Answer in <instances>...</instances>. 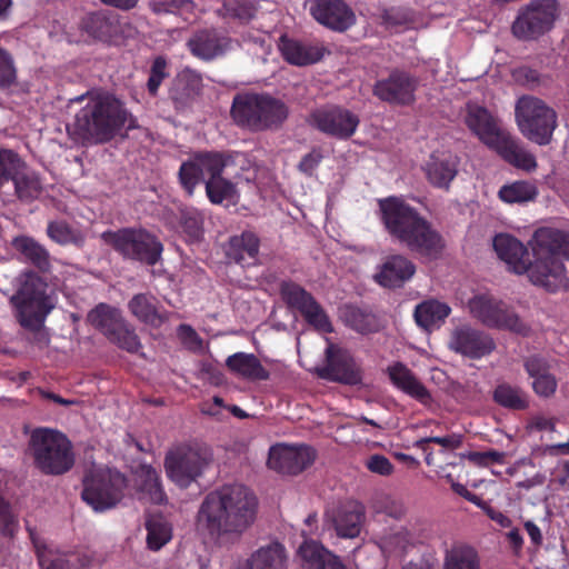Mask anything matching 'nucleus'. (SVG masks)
<instances>
[{"label": "nucleus", "mask_w": 569, "mask_h": 569, "mask_svg": "<svg viewBox=\"0 0 569 569\" xmlns=\"http://www.w3.org/2000/svg\"><path fill=\"white\" fill-rule=\"evenodd\" d=\"M257 509V497L248 487L223 485L203 498L198 523L214 538L241 535L254 522Z\"/></svg>", "instance_id": "nucleus-1"}, {"label": "nucleus", "mask_w": 569, "mask_h": 569, "mask_svg": "<svg viewBox=\"0 0 569 569\" xmlns=\"http://www.w3.org/2000/svg\"><path fill=\"white\" fill-rule=\"evenodd\" d=\"M378 216L386 231L411 252L437 259L445 249L439 231L402 198L390 196L378 200Z\"/></svg>", "instance_id": "nucleus-2"}, {"label": "nucleus", "mask_w": 569, "mask_h": 569, "mask_svg": "<svg viewBox=\"0 0 569 569\" xmlns=\"http://www.w3.org/2000/svg\"><path fill=\"white\" fill-rule=\"evenodd\" d=\"M242 157L237 151H198L183 161L178 171V178L183 190L192 196L196 187L204 183L206 194L213 204L232 200L237 194L236 178L240 173L228 176V170L236 166Z\"/></svg>", "instance_id": "nucleus-3"}, {"label": "nucleus", "mask_w": 569, "mask_h": 569, "mask_svg": "<svg viewBox=\"0 0 569 569\" xmlns=\"http://www.w3.org/2000/svg\"><path fill=\"white\" fill-rule=\"evenodd\" d=\"M128 110L114 96H91L74 117L73 134L83 142L106 143L124 127Z\"/></svg>", "instance_id": "nucleus-4"}, {"label": "nucleus", "mask_w": 569, "mask_h": 569, "mask_svg": "<svg viewBox=\"0 0 569 569\" xmlns=\"http://www.w3.org/2000/svg\"><path fill=\"white\" fill-rule=\"evenodd\" d=\"M230 116L239 128L250 132L276 131L287 121L289 107L269 92L242 91L234 94Z\"/></svg>", "instance_id": "nucleus-5"}, {"label": "nucleus", "mask_w": 569, "mask_h": 569, "mask_svg": "<svg viewBox=\"0 0 569 569\" xmlns=\"http://www.w3.org/2000/svg\"><path fill=\"white\" fill-rule=\"evenodd\" d=\"M28 450L36 468L44 475L60 476L74 465L71 441L62 432L50 428L40 427L32 430Z\"/></svg>", "instance_id": "nucleus-6"}, {"label": "nucleus", "mask_w": 569, "mask_h": 569, "mask_svg": "<svg viewBox=\"0 0 569 569\" xmlns=\"http://www.w3.org/2000/svg\"><path fill=\"white\" fill-rule=\"evenodd\" d=\"M101 239L123 260L153 267L162 259L163 243L143 227H126L102 232Z\"/></svg>", "instance_id": "nucleus-7"}, {"label": "nucleus", "mask_w": 569, "mask_h": 569, "mask_svg": "<svg viewBox=\"0 0 569 569\" xmlns=\"http://www.w3.org/2000/svg\"><path fill=\"white\" fill-rule=\"evenodd\" d=\"M127 486V477L117 469L93 467L84 475L81 498L96 512H103L122 500Z\"/></svg>", "instance_id": "nucleus-8"}, {"label": "nucleus", "mask_w": 569, "mask_h": 569, "mask_svg": "<svg viewBox=\"0 0 569 569\" xmlns=\"http://www.w3.org/2000/svg\"><path fill=\"white\" fill-rule=\"evenodd\" d=\"M517 126L528 140L547 146L557 128V113L543 100L533 96L520 97L515 106Z\"/></svg>", "instance_id": "nucleus-9"}, {"label": "nucleus", "mask_w": 569, "mask_h": 569, "mask_svg": "<svg viewBox=\"0 0 569 569\" xmlns=\"http://www.w3.org/2000/svg\"><path fill=\"white\" fill-rule=\"evenodd\" d=\"M557 17L556 0H532L519 10L511 26L512 34L522 41L538 40L552 29Z\"/></svg>", "instance_id": "nucleus-10"}, {"label": "nucleus", "mask_w": 569, "mask_h": 569, "mask_svg": "<svg viewBox=\"0 0 569 569\" xmlns=\"http://www.w3.org/2000/svg\"><path fill=\"white\" fill-rule=\"evenodd\" d=\"M472 316L489 328L507 329L527 335L529 328L502 300L490 295H478L469 301Z\"/></svg>", "instance_id": "nucleus-11"}, {"label": "nucleus", "mask_w": 569, "mask_h": 569, "mask_svg": "<svg viewBox=\"0 0 569 569\" xmlns=\"http://www.w3.org/2000/svg\"><path fill=\"white\" fill-rule=\"evenodd\" d=\"M212 455L204 447L179 448L167 455L164 467L168 477L179 487L188 488L210 463Z\"/></svg>", "instance_id": "nucleus-12"}, {"label": "nucleus", "mask_w": 569, "mask_h": 569, "mask_svg": "<svg viewBox=\"0 0 569 569\" xmlns=\"http://www.w3.org/2000/svg\"><path fill=\"white\" fill-rule=\"evenodd\" d=\"M280 296L289 309L297 310L306 322L322 333H331L333 326L321 305L300 284L288 280L280 283Z\"/></svg>", "instance_id": "nucleus-13"}, {"label": "nucleus", "mask_w": 569, "mask_h": 569, "mask_svg": "<svg viewBox=\"0 0 569 569\" xmlns=\"http://www.w3.org/2000/svg\"><path fill=\"white\" fill-rule=\"evenodd\" d=\"M419 79L399 68L390 71L387 78L377 80L372 93L379 100L395 106H410L416 100Z\"/></svg>", "instance_id": "nucleus-14"}, {"label": "nucleus", "mask_w": 569, "mask_h": 569, "mask_svg": "<svg viewBox=\"0 0 569 569\" xmlns=\"http://www.w3.org/2000/svg\"><path fill=\"white\" fill-rule=\"evenodd\" d=\"M309 123L325 134L347 140L355 134L360 119L350 110L333 106L315 110Z\"/></svg>", "instance_id": "nucleus-15"}, {"label": "nucleus", "mask_w": 569, "mask_h": 569, "mask_svg": "<svg viewBox=\"0 0 569 569\" xmlns=\"http://www.w3.org/2000/svg\"><path fill=\"white\" fill-rule=\"evenodd\" d=\"M528 260L527 273L529 281L549 293L569 290V278L563 261L546 257L533 256Z\"/></svg>", "instance_id": "nucleus-16"}, {"label": "nucleus", "mask_w": 569, "mask_h": 569, "mask_svg": "<svg viewBox=\"0 0 569 569\" xmlns=\"http://www.w3.org/2000/svg\"><path fill=\"white\" fill-rule=\"evenodd\" d=\"M309 13L320 26L339 33L357 22L353 9L345 0H310Z\"/></svg>", "instance_id": "nucleus-17"}, {"label": "nucleus", "mask_w": 569, "mask_h": 569, "mask_svg": "<svg viewBox=\"0 0 569 569\" xmlns=\"http://www.w3.org/2000/svg\"><path fill=\"white\" fill-rule=\"evenodd\" d=\"M317 457L315 449L307 445L279 443L269 450L267 465L283 475H298L311 466Z\"/></svg>", "instance_id": "nucleus-18"}, {"label": "nucleus", "mask_w": 569, "mask_h": 569, "mask_svg": "<svg viewBox=\"0 0 569 569\" xmlns=\"http://www.w3.org/2000/svg\"><path fill=\"white\" fill-rule=\"evenodd\" d=\"M318 375L322 379L349 386L362 382L361 370L350 352L332 343L326 350V365Z\"/></svg>", "instance_id": "nucleus-19"}, {"label": "nucleus", "mask_w": 569, "mask_h": 569, "mask_svg": "<svg viewBox=\"0 0 569 569\" xmlns=\"http://www.w3.org/2000/svg\"><path fill=\"white\" fill-rule=\"evenodd\" d=\"M233 40L217 28H201L187 40L189 52L197 59L210 62L223 57L232 48Z\"/></svg>", "instance_id": "nucleus-20"}, {"label": "nucleus", "mask_w": 569, "mask_h": 569, "mask_svg": "<svg viewBox=\"0 0 569 569\" xmlns=\"http://www.w3.org/2000/svg\"><path fill=\"white\" fill-rule=\"evenodd\" d=\"M449 347L456 353L478 360L491 355L496 349V342L489 333L462 326L453 330Z\"/></svg>", "instance_id": "nucleus-21"}, {"label": "nucleus", "mask_w": 569, "mask_h": 569, "mask_svg": "<svg viewBox=\"0 0 569 569\" xmlns=\"http://www.w3.org/2000/svg\"><path fill=\"white\" fill-rule=\"evenodd\" d=\"M20 323L22 327L32 328L40 325L42 319L36 311L44 307L46 292L42 281L38 277H29L17 293Z\"/></svg>", "instance_id": "nucleus-22"}, {"label": "nucleus", "mask_w": 569, "mask_h": 569, "mask_svg": "<svg viewBox=\"0 0 569 569\" xmlns=\"http://www.w3.org/2000/svg\"><path fill=\"white\" fill-rule=\"evenodd\" d=\"M465 122L469 130L492 150L508 133L500 128L498 119L487 108L478 104L468 106Z\"/></svg>", "instance_id": "nucleus-23"}, {"label": "nucleus", "mask_w": 569, "mask_h": 569, "mask_svg": "<svg viewBox=\"0 0 569 569\" xmlns=\"http://www.w3.org/2000/svg\"><path fill=\"white\" fill-rule=\"evenodd\" d=\"M126 27L129 24L122 23L118 14L106 11L91 12L81 21L82 30L90 37L114 44L122 42Z\"/></svg>", "instance_id": "nucleus-24"}, {"label": "nucleus", "mask_w": 569, "mask_h": 569, "mask_svg": "<svg viewBox=\"0 0 569 569\" xmlns=\"http://www.w3.org/2000/svg\"><path fill=\"white\" fill-rule=\"evenodd\" d=\"M533 256L569 260V232L551 227H541L532 236Z\"/></svg>", "instance_id": "nucleus-25"}, {"label": "nucleus", "mask_w": 569, "mask_h": 569, "mask_svg": "<svg viewBox=\"0 0 569 569\" xmlns=\"http://www.w3.org/2000/svg\"><path fill=\"white\" fill-rule=\"evenodd\" d=\"M29 532L36 549L39 566L42 569H86L89 567L91 559L87 555H62L50 549L43 541L34 536L32 530H29Z\"/></svg>", "instance_id": "nucleus-26"}, {"label": "nucleus", "mask_w": 569, "mask_h": 569, "mask_svg": "<svg viewBox=\"0 0 569 569\" xmlns=\"http://www.w3.org/2000/svg\"><path fill=\"white\" fill-rule=\"evenodd\" d=\"M493 249L500 260L517 273L525 274L528 269L529 251L516 237L508 233H499L493 238Z\"/></svg>", "instance_id": "nucleus-27"}, {"label": "nucleus", "mask_w": 569, "mask_h": 569, "mask_svg": "<svg viewBox=\"0 0 569 569\" xmlns=\"http://www.w3.org/2000/svg\"><path fill=\"white\" fill-rule=\"evenodd\" d=\"M459 160L450 152H433L425 166L427 180L435 188L448 190L458 173Z\"/></svg>", "instance_id": "nucleus-28"}, {"label": "nucleus", "mask_w": 569, "mask_h": 569, "mask_svg": "<svg viewBox=\"0 0 569 569\" xmlns=\"http://www.w3.org/2000/svg\"><path fill=\"white\" fill-rule=\"evenodd\" d=\"M388 377L392 385L413 398L423 406L432 402V397L423 383L416 375L402 362H396L387 369Z\"/></svg>", "instance_id": "nucleus-29"}, {"label": "nucleus", "mask_w": 569, "mask_h": 569, "mask_svg": "<svg viewBox=\"0 0 569 569\" xmlns=\"http://www.w3.org/2000/svg\"><path fill=\"white\" fill-rule=\"evenodd\" d=\"M415 272L416 266L411 260L401 254H393L386 259L375 279L385 288H401Z\"/></svg>", "instance_id": "nucleus-30"}, {"label": "nucleus", "mask_w": 569, "mask_h": 569, "mask_svg": "<svg viewBox=\"0 0 569 569\" xmlns=\"http://www.w3.org/2000/svg\"><path fill=\"white\" fill-rule=\"evenodd\" d=\"M279 48L288 63L300 67L320 61L327 52L322 44L302 42L286 36L280 38Z\"/></svg>", "instance_id": "nucleus-31"}, {"label": "nucleus", "mask_w": 569, "mask_h": 569, "mask_svg": "<svg viewBox=\"0 0 569 569\" xmlns=\"http://www.w3.org/2000/svg\"><path fill=\"white\" fill-rule=\"evenodd\" d=\"M365 521V508L360 502L347 501L332 515L336 532L341 538H355L360 535Z\"/></svg>", "instance_id": "nucleus-32"}, {"label": "nucleus", "mask_w": 569, "mask_h": 569, "mask_svg": "<svg viewBox=\"0 0 569 569\" xmlns=\"http://www.w3.org/2000/svg\"><path fill=\"white\" fill-rule=\"evenodd\" d=\"M260 240L256 233L243 231L229 239L226 246V256L242 267L253 266L259 253Z\"/></svg>", "instance_id": "nucleus-33"}, {"label": "nucleus", "mask_w": 569, "mask_h": 569, "mask_svg": "<svg viewBox=\"0 0 569 569\" xmlns=\"http://www.w3.org/2000/svg\"><path fill=\"white\" fill-rule=\"evenodd\" d=\"M130 312L142 323L160 328L168 321V312L160 310L158 299L151 293H137L128 302Z\"/></svg>", "instance_id": "nucleus-34"}, {"label": "nucleus", "mask_w": 569, "mask_h": 569, "mask_svg": "<svg viewBox=\"0 0 569 569\" xmlns=\"http://www.w3.org/2000/svg\"><path fill=\"white\" fill-rule=\"evenodd\" d=\"M202 79L192 71L180 72L172 81L169 89V99L173 102L177 110H183L189 107L193 99L199 94Z\"/></svg>", "instance_id": "nucleus-35"}, {"label": "nucleus", "mask_w": 569, "mask_h": 569, "mask_svg": "<svg viewBox=\"0 0 569 569\" xmlns=\"http://www.w3.org/2000/svg\"><path fill=\"white\" fill-rule=\"evenodd\" d=\"M137 491L139 499L153 505H166L167 493L160 473L148 465H141L137 472Z\"/></svg>", "instance_id": "nucleus-36"}, {"label": "nucleus", "mask_w": 569, "mask_h": 569, "mask_svg": "<svg viewBox=\"0 0 569 569\" xmlns=\"http://www.w3.org/2000/svg\"><path fill=\"white\" fill-rule=\"evenodd\" d=\"M506 162L517 169L532 172L537 169L535 154L528 151L509 132L493 149Z\"/></svg>", "instance_id": "nucleus-37"}, {"label": "nucleus", "mask_w": 569, "mask_h": 569, "mask_svg": "<svg viewBox=\"0 0 569 569\" xmlns=\"http://www.w3.org/2000/svg\"><path fill=\"white\" fill-rule=\"evenodd\" d=\"M226 366L232 375L250 381L270 378V372L253 353L236 352L227 358Z\"/></svg>", "instance_id": "nucleus-38"}, {"label": "nucleus", "mask_w": 569, "mask_h": 569, "mask_svg": "<svg viewBox=\"0 0 569 569\" xmlns=\"http://www.w3.org/2000/svg\"><path fill=\"white\" fill-rule=\"evenodd\" d=\"M298 552L303 569H346L337 556L313 540L305 541Z\"/></svg>", "instance_id": "nucleus-39"}, {"label": "nucleus", "mask_w": 569, "mask_h": 569, "mask_svg": "<svg viewBox=\"0 0 569 569\" xmlns=\"http://www.w3.org/2000/svg\"><path fill=\"white\" fill-rule=\"evenodd\" d=\"M124 321L126 319L118 308L103 302L97 305L87 315V322L106 338L114 333V330Z\"/></svg>", "instance_id": "nucleus-40"}, {"label": "nucleus", "mask_w": 569, "mask_h": 569, "mask_svg": "<svg viewBox=\"0 0 569 569\" xmlns=\"http://www.w3.org/2000/svg\"><path fill=\"white\" fill-rule=\"evenodd\" d=\"M177 230L188 243H197L203 239L204 217L193 207L182 208L177 213Z\"/></svg>", "instance_id": "nucleus-41"}, {"label": "nucleus", "mask_w": 569, "mask_h": 569, "mask_svg": "<svg viewBox=\"0 0 569 569\" xmlns=\"http://www.w3.org/2000/svg\"><path fill=\"white\" fill-rule=\"evenodd\" d=\"M450 312L451 308L447 303L430 299L419 303L413 316L419 327L430 330L439 328Z\"/></svg>", "instance_id": "nucleus-42"}, {"label": "nucleus", "mask_w": 569, "mask_h": 569, "mask_svg": "<svg viewBox=\"0 0 569 569\" xmlns=\"http://www.w3.org/2000/svg\"><path fill=\"white\" fill-rule=\"evenodd\" d=\"M443 569H480L479 553L467 543H455L445 552Z\"/></svg>", "instance_id": "nucleus-43"}, {"label": "nucleus", "mask_w": 569, "mask_h": 569, "mask_svg": "<svg viewBox=\"0 0 569 569\" xmlns=\"http://www.w3.org/2000/svg\"><path fill=\"white\" fill-rule=\"evenodd\" d=\"M14 186V194L24 203H31L37 200L42 193V183L40 176L28 169H19L18 174L12 180Z\"/></svg>", "instance_id": "nucleus-44"}, {"label": "nucleus", "mask_w": 569, "mask_h": 569, "mask_svg": "<svg viewBox=\"0 0 569 569\" xmlns=\"http://www.w3.org/2000/svg\"><path fill=\"white\" fill-rule=\"evenodd\" d=\"M13 248L41 271L50 268V254L44 246L32 237L19 236L12 240Z\"/></svg>", "instance_id": "nucleus-45"}, {"label": "nucleus", "mask_w": 569, "mask_h": 569, "mask_svg": "<svg viewBox=\"0 0 569 569\" xmlns=\"http://www.w3.org/2000/svg\"><path fill=\"white\" fill-rule=\"evenodd\" d=\"M46 232L50 240L60 246L81 248L86 242L84 233L63 219L49 221Z\"/></svg>", "instance_id": "nucleus-46"}, {"label": "nucleus", "mask_w": 569, "mask_h": 569, "mask_svg": "<svg viewBox=\"0 0 569 569\" xmlns=\"http://www.w3.org/2000/svg\"><path fill=\"white\" fill-rule=\"evenodd\" d=\"M258 6L253 0H223L216 14L224 20L249 23L257 14Z\"/></svg>", "instance_id": "nucleus-47"}, {"label": "nucleus", "mask_w": 569, "mask_h": 569, "mask_svg": "<svg viewBox=\"0 0 569 569\" xmlns=\"http://www.w3.org/2000/svg\"><path fill=\"white\" fill-rule=\"evenodd\" d=\"M493 401L509 410L520 411L529 407L527 393L517 386L507 382L499 383L492 393Z\"/></svg>", "instance_id": "nucleus-48"}, {"label": "nucleus", "mask_w": 569, "mask_h": 569, "mask_svg": "<svg viewBox=\"0 0 569 569\" xmlns=\"http://www.w3.org/2000/svg\"><path fill=\"white\" fill-rule=\"evenodd\" d=\"M284 563V548L279 542L260 548L250 559L251 569H283Z\"/></svg>", "instance_id": "nucleus-49"}, {"label": "nucleus", "mask_w": 569, "mask_h": 569, "mask_svg": "<svg viewBox=\"0 0 569 569\" xmlns=\"http://www.w3.org/2000/svg\"><path fill=\"white\" fill-rule=\"evenodd\" d=\"M342 319L348 327L362 335L378 330L376 316L353 305L345 306Z\"/></svg>", "instance_id": "nucleus-50"}, {"label": "nucleus", "mask_w": 569, "mask_h": 569, "mask_svg": "<svg viewBox=\"0 0 569 569\" xmlns=\"http://www.w3.org/2000/svg\"><path fill=\"white\" fill-rule=\"evenodd\" d=\"M538 193V188L535 183L520 180L502 186L498 196L506 203H525L533 201Z\"/></svg>", "instance_id": "nucleus-51"}, {"label": "nucleus", "mask_w": 569, "mask_h": 569, "mask_svg": "<svg viewBox=\"0 0 569 569\" xmlns=\"http://www.w3.org/2000/svg\"><path fill=\"white\" fill-rule=\"evenodd\" d=\"M107 339L129 353H140L142 349V343L136 329L127 320Z\"/></svg>", "instance_id": "nucleus-52"}, {"label": "nucleus", "mask_w": 569, "mask_h": 569, "mask_svg": "<svg viewBox=\"0 0 569 569\" xmlns=\"http://www.w3.org/2000/svg\"><path fill=\"white\" fill-rule=\"evenodd\" d=\"M149 8L156 14L193 13L196 3L193 0H151Z\"/></svg>", "instance_id": "nucleus-53"}, {"label": "nucleus", "mask_w": 569, "mask_h": 569, "mask_svg": "<svg viewBox=\"0 0 569 569\" xmlns=\"http://www.w3.org/2000/svg\"><path fill=\"white\" fill-rule=\"evenodd\" d=\"M147 545L150 550L158 551L171 539V528L168 523L152 520L148 521Z\"/></svg>", "instance_id": "nucleus-54"}, {"label": "nucleus", "mask_w": 569, "mask_h": 569, "mask_svg": "<svg viewBox=\"0 0 569 569\" xmlns=\"http://www.w3.org/2000/svg\"><path fill=\"white\" fill-rule=\"evenodd\" d=\"M170 73L168 70V61L166 57L158 56L153 59L150 70H149V78L147 81V91L149 96L157 97L160 86L162 84L163 80L169 78Z\"/></svg>", "instance_id": "nucleus-55"}, {"label": "nucleus", "mask_w": 569, "mask_h": 569, "mask_svg": "<svg viewBox=\"0 0 569 569\" xmlns=\"http://www.w3.org/2000/svg\"><path fill=\"white\" fill-rule=\"evenodd\" d=\"M17 81V68L10 52L0 48V89H6Z\"/></svg>", "instance_id": "nucleus-56"}, {"label": "nucleus", "mask_w": 569, "mask_h": 569, "mask_svg": "<svg viewBox=\"0 0 569 569\" xmlns=\"http://www.w3.org/2000/svg\"><path fill=\"white\" fill-rule=\"evenodd\" d=\"M18 527V517L13 512L10 502L0 496V532L3 536L12 537Z\"/></svg>", "instance_id": "nucleus-57"}, {"label": "nucleus", "mask_w": 569, "mask_h": 569, "mask_svg": "<svg viewBox=\"0 0 569 569\" xmlns=\"http://www.w3.org/2000/svg\"><path fill=\"white\" fill-rule=\"evenodd\" d=\"M531 386L537 396L542 398H550L557 391L558 381L556 377L549 371L532 379Z\"/></svg>", "instance_id": "nucleus-58"}, {"label": "nucleus", "mask_w": 569, "mask_h": 569, "mask_svg": "<svg viewBox=\"0 0 569 569\" xmlns=\"http://www.w3.org/2000/svg\"><path fill=\"white\" fill-rule=\"evenodd\" d=\"M506 453L497 450L487 451H472L468 455V460L480 467H488L490 465L505 463Z\"/></svg>", "instance_id": "nucleus-59"}, {"label": "nucleus", "mask_w": 569, "mask_h": 569, "mask_svg": "<svg viewBox=\"0 0 569 569\" xmlns=\"http://www.w3.org/2000/svg\"><path fill=\"white\" fill-rule=\"evenodd\" d=\"M323 159L322 150L318 147L305 154L298 163V170L307 177H312Z\"/></svg>", "instance_id": "nucleus-60"}, {"label": "nucleus", "mask_w": 569, "mask_h": 569, "mask_svg": "<svg viewBox=\"0 0 569 569\" xmlns=\"http://www.w3.org/2000/svg\"><path fill=\"white\" fill-rule=\"evenodd\" d=\"M407 546L406 535L402 532H396L388 536H383L380 539V548L383 553L393 555L403 552Z\"/></svg>", "instance_id": "nucleus-61"}, {"label": "nucleus", "mask_w": 569, "mask_h": 569, "mask_svg": "<svg viewBox=\"0 0 569 569\" xmlns=\"http://www.w3.org/2000/svg\"><path fill=\"white\" fill-rule=\"evenodd\" d=\"M512 78L521 86L535 88L540 83L541 76L538 70L527 66H521L512 71Z\"/></svg>", "instance_id": "nucleus-62"}, {"label": "nucleus", "mask_w": 569, "mask_h": 569, "mask_svg": "<svg viewBox=\"0 0 569 569\" xmlns=\"http://www.w3.org/2000/svg\"><path fill=\"white\" fill-rule=\"evenodd\" d=\"M177 336L181 343L189 350H198L202 347V339L189 325L182 323L177 328Z\"/></svg>", "instance_id": "nucleus-63"}, {"label": "nucleus", "mask_w": 569, "mask_h": 569, "mask_svg": "<svg viewBox=\"0 0 569 569\" xmlns=\"http://www.w3.org/2000/svg\"><path fill=\"white\" fill-rule=\"evenodd\" d=\"M523 367L531 379H535L550 371L548 361L537 355L527 357L523 360Z\"/></svg>", "instance_id": "nucleus-64"}]
</instances>
